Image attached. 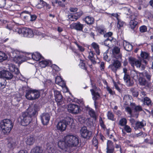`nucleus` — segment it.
<instances>
[{
    "instance_id": "f257e3e1",
    "label": "nucleus",
    "mask_w": 153,
    "mask_h": 153,
    "mask_svg": "<svg viewBox=\"0 0 153 153\" xmlns=\"http://www.w3.org/2000/svg\"><path fill=\"white\" fill-rule=\"evenodd\" d=\"M14 124L11 120L9 119H4L0 122L1 130L4 134H8L12 129Z\"/></svg>"
},
{
    "instance_id": "f03ea898",
    "label": "nucleus",
    "mask_w": 153,
    "mask_h": 153,
    "mask_svg": "<svg viewBox=\"0 0 153 153\" xmlns=\"http://www.w3.org/2000/svg\"><path fill=\"white\" fill-rule=\"evenodd\" d=\"M63 140L67 142L69 147H76L79 143V137L71 134H67L63 137Z\"/></svg>"
},
{
    "instance_id": "7ed1b4c3",
    "label": "nucleus",
    "mask_w": 153,
    "mask_h": 153,
    "mask_svg": "<svg viewBox=\"0 0 153 153\" xmlns=\"http://www.w3.org/2000/svg\"><path fill=\"white\" fill-rule=\"evenodd\" d=\"M73 119L69 117L61 120L56 125L57 129L61 132L64 131L66 129L67 126L70 125Z\"/></svg>"
},
{
    "instance_id": "20e7f679",
    "label": "nucleus",
    "mask_w": 153,
    "mask_h": 153,
    "mask_svg": "<svg viewBox=\"0 0 153 153\" xmlns=\"http://www.w3.org/2000/svg\"><path fill=\"white\" fill-rule=\"evenodd\" d=\"M18 33L19 34L23 35L25 37L31 38L34 36L32 30L27 27H22L18 29Z\"/></svg>"
},
{
    "instance_id": "39448f33",
    "label": "nucleus",
    "mask_w": 153,
    "mask_h": 153,
    "mask_svg": "<svg viewBox=\"0 0 153 153\" xmlns=\"http://www.w3.org/2000/svg\"><path fill=\"white\" fill-rule=\"evenodd\" d=\"M31 117L27 114V113L23 112L20 117V123L23 126H26L29 124L31 120Z\"/></svg>"
},
{
    "instance_id": "423d86ee",
    "label": "nucleus",
    "mask_w": 153,
    "mask_h": 153,
    "mask_svg": "<svg viewBox=\"0 0 153 153\" xmlns=\"http://www.w3.org/2000/svg\"><path fill=\"white\" fill-rule=\"evenodd\" d=\"M68 110L69 112L74 114H79L81 111L79 106L72 104L68 105Z\"/></svg>"
},
{
    "instance_id": "0eeeda50",
    "label": "nucleus",
    "mask_w": 153,
    "mask_h": 153,
    "mask_svg": "<svg viewBox=\"0 0 153 153\" xmlns=\"http://www.w3.org/2000/svg\"><path fill=\"white\" fill-rule=\"evenodd\" d=\"M44 90L43 89L36 90L29 88L25 91L26 94L25 96H29L32 94H34V96H40L43 94Z\"/></svg>"
},
{
    "instance_id": "6e6552de",
    "label": "nucleus",
    "mask_w": 153,
    "mask_h": 153,
    "mask_svg": "<svg viewBox=\"0 0 153 153\" xmlns=\"http://www.w3.org/2000/svg\"><path fill=\"white\" fill-rule=\"evenodd\" d=\"M141 60L143 63H144L145 65H147L148 63V61L151 59V56H150V53L147 51H141L140 54Z\"/></svg>"
},
{
    "instance_id": "1a4fd4ad",
    "label": "nucleus",
    "mask_w": 153,
    "mask_h": 153,
    "mask_svg": "<svg viewBox=\"0 0 153 153\" xmlns=\"http://www.w3.org/2000/svg\"><path fill=\"white\" fill-rule=\"evenodd\" d=\"M80 133L81 137L85 139H89L92 135V132L88 130L86 127H82L80 130Z\"/></svg>"
},
{
    "instance_id": "9d476101",
    "label": "nucleus",
    "mask_w": 153,
    "mask_h": 153,
    "mask_svg": "<svg viewBox=\"0 0 153 153\" xmlns=\"http://www.w3.org/2000/svg\"><path fill=\"white\" fill-rule=\"evenodd\" d=\"M137 16H135L134 14L131 15V18L132 19L129 22V27L132 30L134 31L135 29L137 28L138 27L137 25L138 23L137 21L135 20L137 19Z\"/></svg>"
},
{
    "instance_id": "9b49d317",
    "label": "nucleus",
    "mask_w": 153,
    "mask_h": 153,
    "mask_svg": "<svg viewBox=\"0 0 153 153\" xmlns=\"http://www.w3.org/2000/svg\"><path fill=\"white\" fill-rule=\"evenodd\" d=\"M27 113V114L30 117L35 116L37 113V108L34 105L30 106L27 109L26 112H24Z\"/></svg>"
},
{
    "instance_id": "f8f14e48",
    "label": "nucleus",
    "mask_w": 153,
    "mask_h": 153,
    "mask_svg": "<svg viewBox=\"0 0 153 153\" xmlns=\"http://www.w3.org/2000/svg\"><path fill=\"white\" fill-rule=\"evenodd\" d=\"M0 77L4 78L6 79L9 80L13 77V75L11 73L7 71H0Z\"/></svg>"
},
{
    "instance_id": "ddd939ff",
    "label": "nucleus",
    "mask_w": 153,
    "mask_h": 153,
    "mask_svg": "<svg viewBox=\"0 0 153 153\" xmlns=\"http://www.w3.org/2000/svg\"><path fill=\"white\" fill-rule=\"evenodd\" d=\"M70 27L72 29L75 30L77 31H82L84 27V25L81 24L80 22L73 23L71 25Z\"/></svg>"
},
{
    "instance_id": "4468645a",
    "label": "nucleus",
    "mask_w": 153,
    "mask_h": 153,
    "mask_svg": "<svg viewBox=\"0 0 153 153\" xmlns=\"http://www.w3.org/2000/svg\"><path fill=\"white\" fill-rule=\"evenodd\" d=\"M42 122L44 125H47L50 118V116L48 113H43L41 115Z\"/></svg>"
},
{
    "instance_id": "2eb2a0df",
    "label": "nucleus",
    "mask_w": 153,
    "mask_h": 153,
    "mask_svg": "<svg viewBox=\"0 0 153 153\" xmlns=\"http://www.w3.org/2000/svg\"><path fill=\"white\" fill-rule=\"evenodd\" d=\"M92 88L90 89V91L92 96H100L99 93L101 91V90L100 88L97 87L96 84L94 85L91 83Z\"/></svg>"
},
{
    "instance_id": "dca6fc26",
    "label": "nucleus",
    "mask_w": 153,
    "mask_h": 153,
    "mask_svg": "<svg viewBox=\"0 0 153 153\" xmlns=\"http://www.w3.org/2000/svg\"><path fill=\"white\" fill-rule=\"evenodd\" d=\"M120 49L118 47L114 48L112 51L113 57L115 58L116 59H121L122 55L120 54Z\"/></svg>"
},
{
    "instance_id": "f3484780",
    "label": "nucleus",
    "mask_w": 153,
    "mask_h": 153,
    "mask_svg": "<svg viewBox=\"0 0 153 153\" xmlns=\"http://www.w3.org/2000/svg\"><path fill=\"white\" fill-rule=\"evenodd\" d=\"M95 28L97 36L104 35L106 32L105 28L104 26L100 25L96 26Z\"/></svg>"
},
{
    "instance_id": "a211bd4d",
    "label": "nucleus",
    "mask_w": 153,
    "mask_h": 153,
    "mask_svg": "<svg viewBox=\"0 0 153 153\" xmlns=\"http://www.w3.org/2000/svg\"><path fill=\"white\" fill-rule=\"evenodd\" d=\"M146 125V123L145 121L144 120H142L141 122H136L135 123L134 126H133L134 129L135 130H137L143 128Z\"/></svg>"
},
{
    "instance_id": "6ab92c4d",
    "label": "nucleus",
    "mask_w": 153,
    "mask_h": 153,
    "mask_svg": "<svg viewBox=\"0 0 153 153\" xmlns=\"http://www.w3.org/2000/svg\"><path fill=\"white\" fill-rule=\"evenodd\" d=\"M57 145L58 147L62 150H64L66 149L68 147H69L67 144V142L63 140H60L58 142Z\"/></svg>"
},
{
    "instance_id": "aec40b11",
    "label": "nucleus",
    "mask_w": 153,
    "mask_h": 153,
    "mask_svg": "<svg viewBox=\"0 0 153 153\" xmlns=\"http://www.w3.org/2000/svg\"><path fill=\"white\" fill-rule=\"evenodd\" d=\"M123 79L126 85L128 86H131L134 84V82L131 80L130 76L128 74H124Z\"/></svg>"
},
{
    "instance_id": "412c9836",
    "label": "nucleus",
    "mask_w": 153,
    "mask_h": 153,
    "mask_svg": "<svg viewBox=\"0 0 153 153\" xmlns=\"http://www.w3.org/2000/svg\"><path fill=\"white\" fill-rule=\"evenodd\" d=\"M120 129L122 130V135L123 136L126 134V133H130L132 131L131 128L128 125L125 126L123 128H120Z\"/></svg>"
},
{
    "instance_id": "4be33fe9",
    "label": "nucleus",
    "mask_w": 153,
    "mask_h": 153,
    "mask_svg": "<svg viewBox=\"0 0 153 153\" xmlns=\"http://www.w3.org/2000/svg\"><path fill=\"white\" fill-rule=\"evenodd\" d=\"M29 54H31V57L33 60L36 61L39 60L42 57V56L40 53L37 52H36L31 54L30 53H27V55Z\"/></svg>"
},
{
    "instance_id": "5701e85b",
    "label": "nucleus",
    "mask_w": 153,
    "mask_h": 153,
    "mask_svg": "<svg viewBox=\"0 0 153 153\" xmlns=\"http://www.w3.org/2000/svg\"><path fill=\"white\" fill-rule=\"evenodd\" d=\"M85 22L88 25H91L94 24V19L89 16H87L83 19Z\"/></svg>"
},
{
    "instance_id": "b1692460",
    "label": "nucleus",
    "mask_w": 153,
    "mask_h": 153,
    "mask_svg": "<svg viewBox=\"0 0 153 153\" xmlns=\"http://www.w3.org/2000/svg\"><path fill=\"white\" fill-rule=\"evenodd\" d=\"M8 142L7 146L10 148L14 147L16 146V143L15 140L11 137H8L7 139Z\"/></svg>"
},
{
    "instance_id": "393cba45",
    "label": "nucleus",
    "mask_w": 153,
    "mask_h": 153,
    "mask_svg": "<svg viewBox=\"0 0 153 153\" xmlns=\"http://www.w3.org/2000/svg\"><path fill=\"white\" fill-rule=\"evenodd\" d=\"M92 47L94 49L97 55H99L100 54V51L99 49V45L95 42H93L91 44Z\"/></svg>"
},
{
    "instance_id": "a878e982",
    "label": "nucleus",
    "mask_w": 153,
    "mask_h": 153,
    "mask_svg": "<svg viewBox=\"0 0 153 153\" xmlns=\"http://www.w3.org/2000/svg\"><path fill=\"white\" fill-rule=\"evenodd\" d=\"M125 111L130 115V117H135L136 118L138 117L139 113L134 114L133 113L131 108L129 106H127L125 108Z\"/></svg>"
},
{
    "instance_id": "bb28decb",
    "label": "nucleus",
    "mask_w": 153,
    "mask_h": 153,
    "mask_svg": "<svg viewBox=\"0 0 153 153\" xmlns=\"http://www.w3.org/2000/svg\"><path fill=\"white\" fill-rule=\"evenodd\" d=\"M123 45L125 49L127 51H130L133 48L132 45L126 41H125Z\"/></svg>"
},
{
    "instance_id": "cd10ccee",
    "label": "nucleus",
    "mask_w": 153,
    "mask_h": 153,
    "mask_svg": "<svg viewBox=\"0 0 153 153\" xmlns=\"http://www.w3.org/2000/svg\"><path fill=\"white\" fill-rule=\"evenodd\" d=\"M138 81L140 85H141L148 86V82L145 78L140 77Z\"/></svg>"
},
{
    "instance_id": "c85d7f7f",
    "label": "nucleus",
    "mask_w": 153,
    "mask_h": 153,
    "mask_svg": "<svg viewBox=\"0 0 153 153\" xmlns=\"http://www.w3.org/2000/svg\"><path fill=\"white\" fill-rule=\"evenodd\" d=\"M131 105L134 106V110H135V111H134V114L138 113V112L141 111L142 110V108L141 106L140 105L136 106L134 103H131Z\"/></svg>"
},
{
    "instance_id": "c756f323",
    "label": "nucleus",
    "mask_w": 153,
    "mask_h": 153,
    "mask_svg": "<svg viewBox=\"0 0 153 153\" xmlns=\"http://www.w3.org/2000/svg\"><path fill=\"white\" fill-rule=\"evenodd\" d=\"M127 121L126 118H121L118 123V125L122 127H124L127 125Z\"/></svg>"
},
{
    "instance_id": "7c9ffc66",
    "label": "nucleus",
    "mask_w": 153,
    "mask_h": 153,
    "mask_svg": "<svg viewBox=\"0 0 153 153\" xmlns=\"http://www.w3.org/2000/svg\"><path fill=\"white\" fill-rule=\"evenodd\" d=\"M35 139L32 136H30L27 137L26 141V143L28 145H32L34 143Z\"/></svg>"
},
{
    "instance_id": "2f4dec72",
    "label": "nucleus",
    "mask_w": 153,
    "mask_h": 153,
    "mask_svg": "<svg viewBox=\"0 0 153 153\" xmlns=\"http://www.w3.org/2000/svg\"><path fill=\"white\" fill-rule=\"evenodd\" d=\"M42 148L36 146L31 150L30 153H42Z\"/></svg>"
},
{
    "instance_id": "473e14b6",
    "label": "nucleus",
    "mask_w": 153,
    "mask_h": 153,
    "mask_svg": "<svg viewBox=\"0 0 153 153\" xmlns=\"http://www.w3.org/2000/svg\"><path fill=\"white\" fill-rule=\"evenodd\" d=\"M13 59L14 62L18 64L22 63L24 62L22 60V56L21 55L18 56L17 57L15 56Z\"/></svg>"
},
{
    "instance_id": "72a5a7b5",
    "label": "nucleus",
    "mask_w": 153,
    "mask_h": 153,
    "mask_svg": "<svg viewBox=\"0 0 153 153\" xmlns=\"http://www.w3.org/2000/svg\"><path fill=\"white\" fill-rule=\"evenodd\" d=\"M79 65V67L82 69L85 70L88 73H89L88 71L87 70V67L83 60H80Z\"/></svg>"
},
{
    "instance_id": "f704fd0d",
    "label": "nucleus",
    "mask_w": 153,
    "mask_h": 153,
    "mask_svg": "<svg viewBox=\"0 0 153 153\" xmlns=\"http://www.w3.org/2000/svg\"><path fill=\"white\" fill-rule=\"evenodd\" d=\"M55 100L57 102V104L60 105L63 104L64 101H63L62 96H55Z\"/></svg>"
},
{
    "instance_id": "c9c22d12",
    "label": "nucleus",
    "mask_w": 153,
    "mask_h": 153,
    "mask_svg": "<svg viewBox=\"0 0 153 153\" xmlns=\"http://www.w3.org/2000/svg\"><path fill=\"white\" fill-rule=\"evenodd\" d=\"M114 39L113 37L111 38H107L104 41V45L105 46L109 48H110V44L112 42Z\"/></svg>"
},
{
    "instance_id": "e433bc0d",
    "label": "nucleus",
    "mask_w": 153,
    "mask_h": 153,
    "mask_svg": "<svg viewBox=\"0 0 153 153\" xmlns=\"http://www.w3.org/2000/svg\"><path fill=\"white\" fill-rule=\"evenodd\" d=\"M49 64V61L45 60H42L39 62V64L42 68H45Z\"/></svg>"
},
{
    "instance_id": "4c0bfd02",
    "label": "nucleus",
    "mask_w": 153,
    "mask_h": 153,
    "mask_svg": "<svg viewBox=\"0 0 153 153\" xmlns=\"http://www.w3.org/2000/svg\"><path fill=\"white\" fill-rule=\"evenodd\" d=\"M87 110H88V113L90 116L94 118H95L96 115L94 110L89 107L87 108Z\"/></svg>"
},
{
    "instance_id": "58836bf2",
    "label": "nucleus",
    "mask_w": 153,
    "mask_h": 153,
    "mask_svg": "<svg viewBox=\"0 0 153 153\" xmlns=\"http://www.w3.org/2000/svg\"><path fill=\"white\" fill-rule=\"evenodd\" d=\"M130 76L131 77L135 80H137L138 79V76L137 72L135 71H131Z\"/></svg>"
},
{
    "instance_id": "ea45409f",
    "label": "nucleus",
    "mask_w": 153,
    "mask_h": 153,
    "mask_svg": "<svg viewBox=\"0 0 153 153\" xmlns=\"http://www.w3.org/2000/svg\"><path fill=\"white\" fill-rule=\"evenodd\" d=\"M107 117L108 119L113 121H115L116 119L114 117V115L112 112L108 111L107 114Z\"/></svg>"
},
{
    "instance_id": "a19ab883",
    "label": "nucleus",
    "mask_w": 153,
    "mask_h": 153,
    "mask_svg": "<svg viewBox=\"0 0 153 153\" xmlns=\"http://www.w3.org/2000/svg\"><path fill=\"white\" fill-rule=\"evenodd\" d=\"M7 58L6 54L3 52L0 51V62L6 60Z\"/></svg>"
},
{
    "instance_id": "79ce46f5",
    "label": "nucleus",
    "mask_w": 153,
    "mask_h": 153,
    "mask_svg": "<svg viewBox=\"0 0 153 153\" xmlns=\"http://www.w3.org/2000/svg\"><path fill=\"white\" fill-rule=\"evenodd\" d=\"M6 81L4 78L0 77V90L2 89L5 87Z\"/></svg>"
},
{
    "instance_id": "37998d69",
    "label": "nucleus",
    "mask_w": 153,
    "mask_h": 153,
    "mask_svg": "<svg viewBox=\"0 0 153 153\" xmlns=\"http://www.w3.org/2000/svg\"><path fill=\"white\" fill-rule=\"evenodd\" d=\"M128 60L131 66L134 67L135 66L136 59L132 57H130L128 58Z\"/></svg>"
},
{
    "instance_id": "c03bdc74",
    "label": "nucleus",
    "mask_w": 153,
    "mask_h": 153,
    "mask_svg": "<svg viewBox=\"0 0 153 153\" xmlns=\"http://www.w3.org/2000/svg\"><path fill=\"white\" fill-rule=\"evenodd\" d=\"M119 59H116V60H114L112 64L114 65V66L117 67L118 68H119L121 66V62L119 61Z\"/></svg>"
},
{
    "instance_id": "a18cd8bd",
    "label": "nucleus",
    "mask_w": 153,
    "mask_h": 153,
    "mask_svg": "<svg viewBox=\"0 0 153 153\" xmlns=\"http://www.w3.org/2000/svg\"><path fill=\"white\" fill-rule=\"evenodd\" d=\"M74 102L77 103L82 105H84V102L82 99H79L75 98L74 99Z\"/></svg>"
},
{
    "instance_id": "49530a36",
    "label": "nucleus",
    "mask_w": 153,
    "mask_h": 153,
    "mask_svg": "<svg viewBox=\"0 0 153 153\" xmlns=\"http://www.w3.org/2000/svg\"><path fill=\"white\" fill-rule=\"evenodd\" d=\"M68 19L71 21H75L77 20V19H76V16H75L74 13H71L68 15Z\"/></svg>"
},
{
    "instance_id": "de8ad7c7",
    "label": "nucleus",
    "mask_w": 153,
    "mask_h": 153,
    "mask_svg": "<svg viewBox=\"0 0 153 153\" xmlns=\"http://www.w3.org/2000/svg\"><path fill=\"white\" fill-rule=\"evenodd\" d=\"M11 67L10 68H9L10 70L12 72H14L15 74L16 75H18L20 73V72L19 70L17 68L14 67V68H13L12 67L13 69H10Z\"/></svg>"
},
{
    "instance_id": "09e8293b",
    "label": "nucleus",
    "mask_w": 153,
    "mask_h": 153,
    "mask_svg": "<svg viewBox=\"0 0 153 153\" xmlns=\"http://www.w3.org/2000/svg\"><path fill=\"white\" fill-rule=\"evenodd\" d=\"M43 2H45L43 0H40L38 4L36 6V7L37 8L41 9L44 7V4H43Z\"/></svg>"
},
{
    "instance_id": "8fccbe9b",
    "label": "nucleus",
    "mask_w": 153,
    "mask_h": 153,
    "mask_svg": "<svg viewBox=\"0 0 153 153\" xmlns=\"http://www.w3.org/2000/svg\"><path fill=\"white\" fill-rule=\"evenodd\" d=\"M147 27L144 25L140 26L139 28L140 31L142 33L146 32L147 31Z\"/></svg>"
},
{
    "instance_id": "3c124183",
    "label": "nucleus",
    "mask_w": 153,
    "mask_h": 153,
    "mask_svg": "<svg viewBox=\"0 0 153 153\" xmlns=\"http://www.w3.org/2000/svg\"><path fill=\"white\" fill-rule=\"evenodd\" d=\"M100 124L102 128L103 129L106 128V126L104 124V122L102 120V118L100 117L99 118Z\"/></svg>"
},
{
    "instance_id": "603ef678",
    "label": "nucleus",
    "mask_w": 153,
    "mask_h": 153,
    "mask_svg": "<svg viewBox=\"0 0 153 153\" xmlns=\"http://www.w3.org/2000/svg\"><path fill=\"white\" fill-rule=\"evenodd\" d=\"M108 52H106L103 53V58L104 60H105L107 62H109L110 60V59L109 57L108 56Z\"/></svg>"
},
{
    "instance_id": "864d4df0",
    "label": "nucleus",
    "mask_w": 153,
    "mask_h": 153,
    "mask_svg": "<svg viewBox=\"0 0 153 153\" xmlns=\"http://www.w3.org/2000/svg\"><path fill=\"white\" fill-rule=\"evenodd\" d=\"M31 13L28 11V13H27V15L24 16H23L24 17L23 19L26 21L27 22H29L30 18Z\"/></svg>"
},
{
    "instance_id": "5fc2aeb1",
    "label": "nucleus",
    "mask_w": 153,
    "mask_h": 153,
    "mask_svg": "<svg viewBox=\"0 0 153 153\" xmlns=\"http://www.w3.org/2000/svg\"><path fill=\"white\" fill-rule=\"evenodd\" d=\"M96 136H94L92 140V144L94 146H97L98 144V141Z\"/></svg>"
},
{
    "instance_id": "6e6d98bb",
    "label": "nucleus",
    "mask_w": 153,
    "mask_h": 153,
    "mask_svg": "<svg viewBox=\"0 0 153 153\" xmlns=\"http://www.w3.org/2000/svg\"><path fill=\"white\" fill-rule=\"evenodd\" d=\"M109 68L111 69L112 71L116 74L117 70L118 69L117 67L114 66L112 64L110 65L109 66Z\"/></svg>"
},
{
    "instance_id": "4d7b16f0",
    "label": "nucleus",
    "mask_w": 153,
    "mask_h": 153,
    "mask_svg": "<svg viewBox=\"0 0 153 153\" xmlns=\"http://www.w3.org/2000/svg\"><path fill=\"white\" fill-rule=\"evenodd\" d=\"M52 144L51 143H48L46 145L47 149L48 150V152L51 153L50 151H52V150L53 149L52 146H51Z\"/></svg>"
},
{
    "instance_id": "13d9d810",
    "label": "nucleus",
    "mask_w": 153,
    "mask_h": 153,
    "mask_svg": "<svg viewBox=\"0 0 153 153\" xmlns=\"http://www.w3.org/2000/svg\"><path fill=\"white\" fill-rule=\"evenodd\" d=\"M83 14V13L81 10L74 13L75 16H76V19H77L82 15Z\"/></svg>"
},
{
    "instance_id": "bf43d9fd",
    "label": "nucleus",
    "mask_w": 153,
    "mask_h": 153,
    "mask_svg": "<svg viewBox=\"0 0 153 153\" xmlns=\"http://www.w3.org/2000/svg\"><path fill=\"white\" fill-rule=\"evenodd\" d=\"M106 149L107 153H113L114 152V148L107 147Z\"/></svg>"
},
{
    "instance_id": "052dcab7",
    "label": "nucleus",
    "mask_w": 153,
    "mask_h": 153,
    "mask_svg": "<svg viewBox=\"0 0 153 153\" xmlns=\"http://www.w3.org/2000/svg\"><path fill=\"white\" fill-rule=\"evenodd\" d=\"M113 35V33L111 32H109L106 33H104L103 36L105 38H111V36Z\"/></svg>"
},
{
    "instance_id": "680f3d73",
    "label": "nucleus",
    "mask_w": 153,
    "mask_h": 153,
    "mask_svg": "<svg viewBox=\"0 0 153 153\" xmlns=\"http://www.w3.org/2000/svg\"><path fill=\"white\" fill-rule=\"evenodd\" d=\"M30 16L29 22L35 21L37 18V16L35 14H31L30 13Z\"/></svg>"
},
{
    "instance_id": "e2e57ef3",
    "label": "nucleus",
    "mask_w": 153,
    "mask_h": 153,
    "mask_svg": "<svg viewBox=\"0 0 153 153\" xmlns=\"http://www.w3.org/2000/svg\"><path fill=\"white\" fill-rule=\"evenodd\" d=\"M114 85L115 87V89L120 93H122V91L118 86V85L117 84L116 82L114 81L113 82Z\"/></svg>"
},
{
    "instance_id": "0e129e2a",
    "label": "nucleus",
    "mask_w": 153,
    "mask_h": 153,
    "mask_svg": "<svg viewBox=\"0 0 153 153\" xmlns=\"http://www.w3.org/2000/svg\"><path fill=\"white\" fill-rule=\"evenodd\" d=\"M51 67L53 70H55L56 71H59L60 70V68L55 64L52 65Z\"/></svg>"
},
{
    "instance_id": "69168bd1",
    "label": "nucleus",
    "mask_w": 153,
    "mask_h": 153,
    "mask_svg": "<svg viewBox=\"0 0 153 153\" xmlns=\"http://www.w3.org/2000/svg\"><path fill=\"white\" fill-rule=\"evenodd\" d=\"M43 4L44 5L43 7H45V10H48L51 8V5L47 3L45 1V2H43Z\"/></svg>"
},
{
    "instance_id": "338daca9",
    "label": "nucleus",
    "mask_w": 153,
    "mask_h": 153,
    "mask_svg": "<svg viewBox=\"0 0 153 153\" xmlns=\"http://www.w3.org/2000/svg\"><path fill=\"white\" fill-rule=\"evenodd\" d=\"M143 101L145 103H146L148 105H150L151 103V100L147 97H146L144 98Z\"/></svg>"
},
{
    "instance_id": "774afa93",
    "label": "nucleus",
    "mask_w": 153,
    "mask_h": 153,
    "mask_svg": "<svg viewBox=\"0 0 153 153\" xmlns=\"http://www.w3.org/2000/svg\"><path fill=\"white\" fill-rule=\"evenodd\" d=\"M107 147H109L114 148L113 143L110 140H108L107 143Z\"/></svg>"
}]
</instances>
